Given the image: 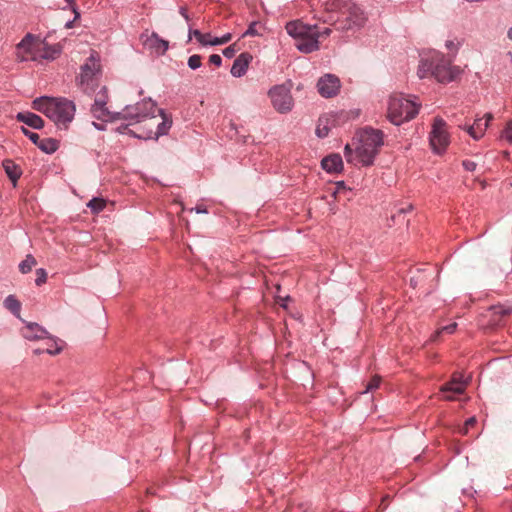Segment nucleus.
Returning a JSON list of instances; mask_svg holds the SVG:
<instances>
[{
	"label": "nucleus",
	"instance_id": "15",
	"mask_svg": "<svg viewBox=\"0 0 512 512\" xmlns=\"http://www.w3.org/2000/svg\"><path fill=\"white\" fill-rule=\"evenodd\" d=\"M318 92L325 98H330L339 92L340 80L333 74H326L318 80Z\"/></svg>",
	"mask_w": 512,
	"mask_h": 512
},
{
	"label": "nucleus",
	"instance_id": "11",
	"mask_svg": "<svg viewBox=\"0 0 512 512\" xmlns=\"http://www.w3.org/2000/svg\"><path fill=\"white\" fill-rule=\"evenodd\" d=\"M430 144L432 149L437 152H443L449 145V133L447 124L442 118H435L432 130L430 132Z\"/></svg>",
	"mask_w": 512,
	"mask_h": 512
},
{
	"label": "nucleus",
	"instance_id": "23",
	"mask_svg": "<svg viewBox=\"0 0 512 512\" xmlns=\"http://www.w3.org/2000/svg\"><path fill=\"white\" fill-rule=\"evenodd\" d=\"M492 324L499 325L502 319L512 314V305H495L490 308Z\"/></svg>",
	"mask_w": 512,
	"mask_h": 512
},
{
	"label": "nucleus",
	"instance_id": "5",
	"mask_svg": "<svg viewBox=\"0 0 512 512\" xmlns=\"http://www.w3.org/2000/svg\"><path fill=\"white\" fill-rule=\"evenodd\" d=\"M171 125V118L162 109H158L156 113H152L138 124L137 132L134 134L140 139L157 140L160 136L167 134Z\"/></svg>",
	"mask_w": 512,
	"mask_h": 512
},
{
	"label": "nucleus",
	"instance_id": "17",
	"mask_svg": "<svg viewBox=\"0 0 512 512\" xmlns=\"http://www.w3.org/2000/svg\"><path fill=\"white\" fill-rule=\"evenodd\" d=\"M492 119H493L492 114L487 113L485 115V120L483 118L476 119L472 125L467 127V132L475 140L480 139L484 135V133L489 125V122Z\"/></svg>",
	"mask_w": 512,
	"mask_h": 512
},
{
	"label": "nucleus",
	"instance_id": "6",
	"mask_svg": "<svg viewBox=\"0 0 512 512\" xmlns=\"http://www.w3.org/2000/svg\"><path fill=\"white\" fill-rule=\"evenodd\" d=\"M316 28L317 25H306L300 21H291L286 25L287 33L296 40V47L304 53H311L319 48Z\"/></svg>",
	"mask_w": 512,
	"mask_h": 512
},
{
	"label": "nucleus",
	"instance_id": "1",
	"mask_svg": "<svg viewBox=\"0 0 512 512\" xmlns=\"http://www.w3.org/2000/svg\"><path fill=\"white\" fill-rule=\"evenodd\" d=\"M355 152L351 145L344 148V156L349 163L370 166L384 144V134L381 130L366 127L357 132L354 138Z\"/></svg>",
	"mask_w": 512,
	"mask_h": 512
},
{
	"label": "nucleus",
	"instance_id": "28",
	"mask_svg": "<svg viewBox=\"0 0 512 512\" xmlns=\"http://www.w3.org/2000/svg\"><path fill=\"white\" fill-rule=\"evenodd\" d=\"M36 263V259L32 255H27L26 258L19 264V270L23 274H26L32 270Z\"/></svg>",
	"mask_w": 512,
	"mask_h": 512
},
{
	"label": "nucleus",
	"instance_id": "19",
	"mask_svg": "<svg viewBox=\"0 0 512 512\" xmlns=\"http://www.w3.org/2000/svg\"><path fill=\"white\" fill-rule=\"evenodd\" d=\"M16 119L34 129H41L44 126L43 119L31 112H20L16 115Z\"/></svg>",
	"mask_w": 512,
	"mask_h": 512
},
{
	"label": "nucleus",
	"instance_id": "50",
	"mask_svg": "<svg viewBox=\"0 0 512 512\" xmlns=\"http://www.w3.org/2000/svg\"><path fill=\"white\" fill-rule=\"evenodd\" d=\"M508 38L512 40V27L508 30Z\"/></svg>",
	"mask_w": 512,
	"mask_h": 512
},
{
	"label": "nucleus",
	"instance_id": "38",
	"mask_svg": "<svg viewBox=\"0 0 512 512\" xmlns=\"http://www.w3.org/2000/svg\"><path fill=\"white\" fill-rule=\"evenodd\" d=\"M22 132L26 135L34 144H38L40 137L37 133L31 132L25 127H21Z\"/></svg>",
	"mask_w": 512,
	"mask_h": 512
},
{
	"label": "nucleus",
	"instance_id": "37",
	"mask_svg": "<svg viewBox=\"0 0 512 512\" xmlns=\"http://www.w3.org/2000/svg\"><path fill=\"white\" fill-rule=\"evenodd\" d=\"M502 137L512 144V120L507 122V125L502 132Z\"/></svg>",
	"mask_w": 512,
	"mask_h": 512
},
{
	"label": "nucleus",
	"instance_id": "36",
	"mask_svg": "<svg viewBox=\"0 0 512 512\" xmlns=\"http://www.w3.org/2000/svg\"><path fill=\"white\" fill-rule=\"evenodd\" d=\"M232 38V35L230 33H227L223 35L222 37H215L213 38V41L211 42L212 46L215 45H222L228 43Z\"/></svg>",
	"mask_w": 512,
	"mask_h": 512
},
{
	"label": "nucleus",
	"instance_id": "51",
	"mask_svg": "<svg viewBox=\"0 0 512 512\" xmlns=\"http://www.w3.org/2000/svg\"><path fill=\"white\" fill-rule=\"evenodd\" d=\"M44 352H45V350H41V349H36L34 351L35 354H41V353H44Z\"/></svg>",
	"mask_w": 512,
	"mask_h": 512
},
{
	"label": "nucleus",
	"instance_id": "44",
	"mask_svg": "<svg viewBox=\"0 0 512 512\" xmlns=\"http://www.w3.org/2000/svg\"><path fill=\"white\" fill-rule=\"evenodd\" d=\"M332 30L330 28H325L322 31L318 30V27L315 29V33L317 34V40L321 37H328L331 34Z\"/></svg>",
	"mask_w": 512,
	"mask_h": 512
},
{
	"label": "nucleus",
	"instance_id": "22",
	"mask_svg": "<svg viewBox=\"0 0 512 512\" xmlns=\"http://www.w3.org/2000/svg\"><path fill=\"white\" fill-rule=\"evenodd\" d=\"M61 53L60 45H48L47 43L41 42L39 45L38 59L53 60L58 57Z\"/></svg>",
	"mask_w": 512,
	"mask_h": 512
},
{
	"label": "nucleus",
	"instance_id": "13",
	"mask_svg": "<svg viewBox=\"0 0 512 512\" xmlns=\"http://www.w3.org/2000/svg\"><path fill=\"white\" fill-rule=\"evenodd\" d=\"M467 382L463 379L461 373H454L451 380L440 387L443 393V400L452 401L455 397L452 394H463L466 390Z\"/></svg>",
	"mask_w": 512,
	"mask_h": 512
},
{
	"label": "nucleus",
	"instance_id": "25",
	"mask_svg": "<svg viewBox=\"0 0 512 512\" xmlns=\"http://www.w3.org/2000/svg\"><path fill=\"white\" fill-rule=\"evenodd\" d=\"M37 145L42 151L46 153H54L59 147L58 141L52 138L39 140Z\"/></svg>",
	"mask_w": 512,
	"mask_h": 512
},
{
	"label": "nucleus",
	"instance_id": "49",
	"mask_svg": "<svg viewBox=\"0 0 512 512\" xmlns=\"http://www.w3.org/2000/svg\"><path fill=\"white\" fill-rule=\"evenodd\" d=\"M196 211H197V213H206V210H205V209H202V208H200V207H197V208H196Z\"/></svg>",
	"mask_w": 512,
	"mask_h": 512
},
{
	"label": "nucleus",
	"instance_id": "42",
	"mask_svg": "<svg viewBox=\"0 0 512 512\" xmlns=\"http://www.w3.org/2000/svg\"><path fill=\"white\" fill-rule=\"evenodd\" d=\"M462 165H463L464 169L467 171H474L477 166L476 163L471 160H464L462 162Z\"/></svg>",
	"mask_w": 512,
	"mask_h": 512
},
{
	"label": "nucleus",
	"instance_id": "18",
	"mask_svg": "<svg viewBox=\"0 0 512 512\" xmlns=\"http://www.w3.org/2000/svg\"><path fill=\"white\" fill-rule=\"evenodd\" d=\"M252 56L249 53L240 54L235 60L231 68V74L234 77L243 76L249 66Z\"/></svg>",
	"mask_w": 512,
	"mask_h": 512
},
{
	"label": "nucleus",
	"instance_id": "26",
	"mask_svg": "<svg viewBox=\"0 0 512 512\" xmlns=\"http://www.w3.org/2000/svg\"><path fill=\"white\" fill-rule=\"evenodd\" d=\"M92 113L98 119H104L107 115V110L105 108V102L101 100H96L94 105L91 108Z\"/></svg>",
	"mask_w": 512,
	"mask_h": 512
},
{
	"label": "nucleus",
	"instance_id": "30",
	"mask_svg": "<svg viewBox=\"0 0 512 512\" xmlns=\"http://www.w3.org/2000/svg\"><path fill=\"white\" fill-rule=\"evenodd\" d=\"M316 134L320 138H324L329 134V126L327 118H320L316 128Z\"/></svg>",
	"mask_w": 512,
	"mask_h": 512
},
{
	"label": "nucleus",
	"instance_id": "29",
	"mask_svg": "<svg viewBox=\"0 0 512 512\" xmlns=\"http://www.w3.org/2000/svg\"><path fill=\"white\" fill-rule=\"evenodd\" d=\"M87 206L93 213H99L105 208L106 200L103 198H93L88 202Z\"/></svg>",
	"mask_w": 512,
	"mask_h": 512
},
{
	"label": "nucleus",
	"instance_id": "12",
	"mask_svg": "<svg viewBox=\"0 0 512 512\" xmlns=\"http://www.w3.org/2000/svg\"><path fill=\"white\" fill-rule=\"evenodd\" d=\"M40 40L27 34L16 47V56L20 61L38 60Z\"/></svg>",
	"mask_w": 512,
	"mask_h": 512
},
{
	"label": "nucleus",
	"instance_id": "20",
	"mask_svg": "<svg viewBox=\"0 0 512 512\" xmlns=\"http://www.w3.org/2000/svg\"><path fill=\"white\" fill-rule=\"evenodd\" d=\"M321 165L325 171L334 173L342 170L343 161L339 154H331L322 160Z\"/></svg>",
	"mask_w": 512,
	"mask_h": 512
},
{
	"label": "nucleus",
	"instance_id": "40",
	"mask_svg": "<svg viewBox=\"0 0 512 512\" xmlns=\"http://www.w3.org/2000/svg\"><path fill=\"white\" fill-rule=\"evenodd\" d=\"M236 51L237 50L235 48V44H233V45H230L229 47L225 48L223 50V54L225 57L232 58L235 55Z\"/></svg>",
	"mask_w": 512,
	"mask_h": 512
},
{
	"label": "nucleus",
	"instance_id": "8",
	"mask_svg": "<svg viewBox=\"0 0 512 512\" xmlns=\"http://www.w3.org/2000/svg\"><path fill=\"white\" fill-rule=\"evenodd\" d=\"M100 75V63L95 54H92L81 66V72L78 77V83L85 91L94 90L97 86V80Z\"/></svg>",
	"mask_w": 512,
	"mask_h": 512
},
{
	"label": "nucleus",
	"instance_id": "47",
	"mask_svg": "<svg viewBox=\"0 0 512 512\" xmlns=\"http://www.w3.org/2000/svg\"><path fill=\"white\" fill-rule=\"evenodd\" d=\"M346 189L343 182L337 183V189L335 191V194L340 193L341 191H344Z\"/></svg>",
	"mask_w": 512,
	"mask_h": 512
},
{
	"label": "nucleus",
	"instance_id": "3",
	"mask_svg": "<svg viewBox=\"0 0 512 512\" xmlns=\"http://www.w3.org/2000/svg\"><path fill=\"white\" fill-rule=\"evenodd\" d=\"M32 108L64 126L73 120L76 111L74 102L66 98L40 97L32 102Z\"/></svg>",
	"mask_w": 512,
	"mask_h": 512
},
{
	"label": "nucleus",
	"instance_id": "33",
	"mask_svg": "<svg viewBox=\"0 0 512 512\" xmlns=\"http://www.w3.org/2000/svg\"><path fill=\"white\" fill-rule=\"evenodd\" d=\"M477 423V420L475 417H471L469 418L465 424L463 425V427L460 428L459 432L463 435H467L469 433V430L475 426V424Z\"/></svg>",
	"mask_w": 512,
	"mask_h": 512
},
{
	"label": "nucleus",
	"instance_id": "46",
	"mask_svg": "<svg viewBox=\"0 0 512 512\" xmlns=\"http://www.w3.org/2000/svg\"><path fill=\"white\" fill-rule=\"evenodd\" d=\"M212 41H213V38L211 37L210 34H204L203 40L200 41L199 43H201L204 46H207V45H211Z\"/></svg>",
	"mask_w": 512,
	"mask_h": 512
},
{
	"label": "nucleus",
	"instance_id": "31",
	"mask_svg": "<svg viewBox=\"0 0 512 512\" xmlns=\"http://www.w3.org/2000/svg\"><path fill=\"white\" fill-rule=\"evenodd\" d=\"M49 339L52 341V343L45 349V352L50 355L59 354L63 349L62 345H59L58 341L52 338L51 336Z\"/></svg>",
	"mask_w": 512,
	"mask_h": 512
},
{
	"label": "nucleus",
	"instance_id": "48",
	"mask_svg": "<svg viewBox=\"0 0 512 512\" xmlns=\"http://www.w3.org/2000/svg\"><path fill=\"white\" fill-rule=\"evenodd\" d=\"M180 13H181V15H182L186 20H188V15H187L186 10H185L184 8H181Z\"/></svg>",
	"mask_w": 512,
	"mask_h": 512
},
{
	"label": "nucleus",
	"instance_id": "45",
	"mask_svg": "<svg viewBox=\"0 0 512 512\" xmlns=\"http://www.w3.org/2000/svg\"><path fill=\"white\" fill-rule=\"evenodd\" d=\"M246 35H250V36L258 35V31L256 29V23H253L249 26V28L245 32L244 36H246Z\"/></svg>",
	"mask_w": 512,
	"mask_h": 512
},
{
	"label": "nucleus",
	"instance_id": "14",
	"mask_svg": "<svg viewBox=\"0 0 512 512\" xmlns=\"http://www.w3.org/2000/svg\"><path fill=\"white\" fill-rule=\"evenodd\" d=\"M143 46L152 53L163 55L169 46L168 41L159 37L155 32H145L140 37Z\"/></svg>",
	"mask_w": 512,
	"mask_h": 512
},
{
	"label": "nucleus",
	"instance_id": "2",
	"mask_svg": "<svg viewBox=\"0 0 512 512\" xmlns=\"http://www.w3.org/2000/svg\"><path fill=\"white\" fill-rule=\"evenodd\" d=\"M460 69L451 67L449 59L438 52H433L420 60L417 74L419 78L433 77L440 83L453 81Z\"/></svg>",
	"mask_w": 512,
	"mask_h": 512
},
{
	"label": "nucleus",
	"instance_id": "35",
	"mask_svg": "<svg viewBox=\"0 0 512 512\" xmlns=\"http://www.w3.org/2000/svg\"><path fill=\"white\" fill-rule=\"evenodd\" d=\"M47 280V273L44 269L40 268L36 270V279L35 283L37 286H41Z\"/></svg>",
	"mask_w": 512,
	"mask_h": 512
},
{
	"label": "nucleus",
	"instance_id": "24",
	"mask_svg": "<svg viewBox=\"0 0 512 512\" xmlns=\"http://www.w3.org/2000/svg\"><path fill=\"white\" fill-rule=\"evenodd\" d=\"M348 3L344 0H325L322 5L326 12H339L342 15V11L345 10L343 6L348 5Z\"/></svg>",
	"mask_w": 512,
	"mask_h": 512
},
{
	"label": "nucleus",
	"instance_id": "43",
	"mask_svg": "<svg viewBox=\"0 0 512 512\" xmlns=\"http://www.w3.org/2000/svg\"><path fill=\"white\" fill-rule=\"evenodd\" d=\"M209 62L215 66H220L222 64V58L218 54H212L209 57Z\"/></svg>",
	"mask_w": 512,
	"mask_h": 512
},
{
	"label": "nucleus",
	"instance_id": "21",
	"mask_svg": "<svg viewBox=\"0 0 512 512\" xmlns=\"http://www.w3.org/2000/svg\"><path fill=\"white\" fill-rule=\"evenodd\" d=\"M2 166L5 170V173L7 174L8 178L10 179L13 186L15 187L18 179L22 175L21 168L11 159L4 160L2 163Z\"/></svg>",
	"mask_w": 512,
	"mask_h": 512
},
{
	"label": "nucleus",
	"instance_id": "41",
	"mask_svg": "<svg viewBox=\"0 0 512 512\" xmlns=\"http://www.w3.org/2000/svg\"><path fill=\"white\" fill-rule=\"evenodd\" d=\"M195 37L197 39L198 42L202 41L203 38H204V34L201 33L199 30H189V40H191V38Z\"/></svg>",
	"mask_w": 512,
	"mask_h": 512
},
{
	"label": "nucleus",
	"instance_id": "7",
	"mask_svg": "<svg viewBox=\"0 0 512 512\" xmlns=\"http://www.w3.org/2000/svg\"><path fill=\"white\" fill-rule=\"evenodd\" d=\"M345 10L342 11L340 18L333 19L332 16H328L322 19L324 23L337 25L338 30H350L355 27H362L366 21V16L363 10L356 4L349 2L348 5L343 6Z\"/></svg>",
	"mask_w": 512,
	"mask_h": 512
},
{
	"label": "nucleus",
	"instance_id": "39",
	"mask_svg": "<svg viewBox=\"0 0 512 512\" xmlns=\"http://www.w3.org/2000/svg\"><path fill=\"white\" fill-rule=\"evenodd\" d=\"M457 328V323H451L447 326H444L442 327L441 329H439L436 333H435V337H437L438 335H440L441 333L443 332H446L448 334H452Z\"/></svg>",
	"mask_w": 512,
	"mask_h": 512
},
{
	"label": "nucleus",
	"instance_id": "4",
	"mask_svg": "<svg viewBox=\"0 0 512 512\" xmlns=\"http://www.w3.org/2000/svg\"><path fill=\"white\" fill-rule=\"evenodd\" d=\"M419 110V105L401 93H394L389 97L387 104V117L394 125H400L413 119Z\"/></svg>",
	"mask_w": 512,
	"mask_h": 512
},
{
	"label": "nucleus",
	"instance_id": "10",
	"mask_svg": "<svg viewBox=\"0 0 512 512\" xmlns=\"http://www.w3.org/2000/svg\"><path fill=\"white\" fill-rule=\"evenodd\" d=\"M156 111H158L156 104L151 99H147L133 106L125 107L119 115L123 119L134 121L135 124H141L143 119Z\"/></svg>",
	"mask_w": 512,
	"mask_h": 512
},
{
	"label": "nucleus",
	"instance_id": "34",
	"mask_svg": "<svg viewBox=\"0 0 512 512\" xmlns=\"http://www.w3.org/2000/svg\"><path fill=\"white\" fill-rule=\"evenodd\" d=\"M381 378L379 376H374L366 385V389L364 393L371 392L375 389H377L380 385Z\"/></svg>",
	"mask_w": 512,
	"mask_h": 512
},
{
	"label": "nucleus",
	"instance_id": "27",
	"mask_svg": "<svg viewBox=\"0 0 512 512\" xmlns=\"http://www.w3.org/2000/svg\"><path fill=\"white\" fill-rule=\"evenodd\" d=\"M4 306L12 313L17 314L20 311L21 304L13 295H9L4 300Z\"/></svg>",
	"mask_w": 512,
	"mask_h": 512
},
{
	"label": "nucleus",
	"instance_id": "16",
	"mask_svg": "<svg viewBox=\"0 0 512 512\" xmlns=\"http://www.w3.org/2000/svg\"><path fill=\"white\" fill-rule=\"evenodd\" d=\"M22 336L30 341L50 338L48 331L34 322H28L21 330Z\"/></svg>",
	"mask_w": 512,
	"mask_h": 512
},
{
	"label": "nucleus",
	"instance_id": "32",
	"mask_svg": "<svg viewBox=\"0 0 512 512\" xmlns=\"http://www.w3.org/2000/svg\"><path fill=\"white\" fill-rule=\"evenodd\" d=\"M202 64V58L200 55H192L188 58V66L195 70V69H198Z\"/></svg>",
	"mask_w": 512,
	"mask_h": 512
},
{
	"label": "nucleus",
	"instance_id": "52",
	"mask_svg": "<svg viewBox=\"0 0 512 512\" xmlns=\"http://www.w3.org/2000/svg\"><path fill=\"white\" fill-rule=\"evenodd\" d=\"M67 3L72 4L73 0H66Z\"/></svg>",
	"mask_w": 512,
	"mask_h": 512
},
{
	"label": "nucleus",
	"instance_id": "9",
	"mask_svg": "<svg viewBox=\"0 0 512 512\" xmlns=\"http://www.w3.org/2000/svg\"><path fill=\"white\" fill-rule=\"evenodd\" d=\"M292 84H282L272 87L269 90V97L275 110L279 113L291 111L294 101L291 95Z\"/></svg>",
	"mask_w": 512,
	"mask_h": 512
}]
</instances>
